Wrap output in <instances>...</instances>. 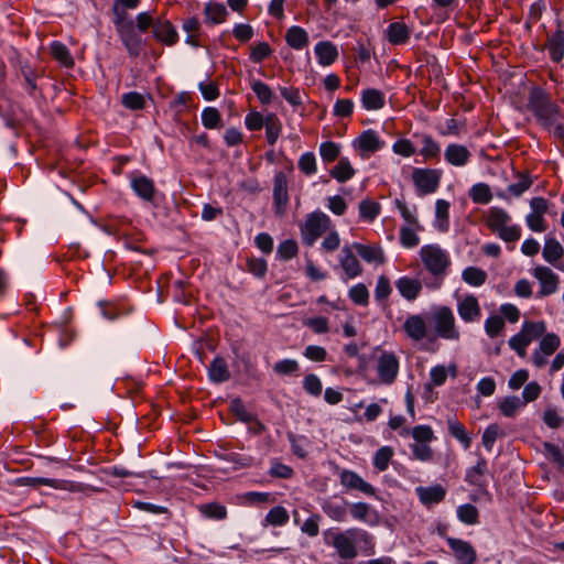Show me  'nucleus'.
<instances>
[{
    "instance_id": "6",
    "label": "nucleus",
    "mask_w": 564,
    "mask_h": 564,
    "mask_svg": "<svg viewBox=\"0 0 564 564\" xmlns=\"http://www.w3.org/2000/svg\"><path fill=\"white\" fill-rule=\"evenodd\" d=\"M113 24L129 55L132 57L139 56L143 47V41L141 33L134 25L133 20L113 19Z\"/></svg>"
},
{
    "instance_id": "45",
    "label": "nucleus",
    "mask_w": 564,
    "mask_h": 564,
    "mask_svg": "<svg viewBox=\"0 0 564 564\" xmlns=\"http://www.w3.org/2000/svg\"><path fill=\"white\" fill-rule=\"evenodd\" d=\"M462 279L471 286H480L486 282L487 273L476 267H467L462 272Z\"/></svg>"
},
{
    "instance_id": "58",
    "label": "nucleus",
    "mask_w": 564,
    "mask_h": 564,
    "mask_svg": "<svg viewBox=\"0 0 564 564\" xmlns=\"http://www.w3.org/2000/svg\"><path fill=\"white\" fill-rule=\"evenodd\" d=\"M299 246L293 239L282 241L276 250L278 257L282 260H290L297 254Z\"/></svg>"
},
{
    "instance_id": "8",
    "label": "nucleus",
    "mask_w": 564,
    "mask_h": 564,
    "mask_svg": "<svg viewBox=\"0 0 564 564\" xmlns=\"http://www.w3.org/2000/svg\"><path fill=\"white\" fill-rule=\"evenodd\" d=\"M442 171L436 169L416 167L412 172V181L419 195L435 193L440 187Z\"/></svg>"
},
{
    "instance_id": "48",
    "label": "nucleus",
    "mask_w": 564,
    "mask_h": 564,
    "mask_svg": "<svg viewBox=\"0 0 564 564\" xmlns=\"http://www.w3.org/2000/svg\"><path fill=\"white\" fill-rule=\"evenodd\" d=\"M381 206L379 203L364 199L359 203V215L366 221H373L380 214Z\"/></svg>"
},
{
    "instance_id": "14",
    "label": "nucleus",
    "mask_w": 564,
    "mask_h": 564,
    "mask_svg": "<svg viewBox=\"0 0 564 564\" xmlns=\"http://www.w3.org/2000/svg\"><path fill=\"white\" fill-rule=\"evenodd\" d=\"M457 312L465 323L478 322L481 317L479 302L473 294H467L458 300Z\"/></svg>"
},
{
    "instance_id": "24",
    "label": "nucleus",
    "mask_w": 564,
    "mask_h": 564,
    "mask_svg": "<svg viewBox=\"0 0 564 564\" xmlns=\"http://www.w3.org/2000/svg\"><path fill=\"white\" fill-rule=\"evenodd\" d=\"M386 39L392 45L405 44L411 35V29L403 22H392L384 32Z\"/></svg>"
},
{
    "instance_id": "55",
    "label": "nucleus",
    "mask_w": 564,
    "mask_h": 564,
    "mask_svg": "<svg viewBox=\"0 0 564 564\" xmlns=\"http://www.w3.org/2000/svg\"><path fill=\"white\" fill-rule=\"evenodd\" d=\"M140 0H115L112 6L113 19H129L127 9H135Z\"/></svg>"
},
{
    "instance_id": "19",
    "label": "nucleus",
    "mask_w": 564,
    "mask_h": 564,
    "mask_svg": "<svg viewBox=\"0 0 564 564\" xmlns=\"http://www.w3.org/2000/svg\"><path fill=\"white\" fill-rule=\"evenodd\" d=\"M348 502L344 499L328 498L322 502V510L334 521L345 522L347 520Z\"/></svg>"
},
{
    "instance_id": "57",
    "label": "nucleus",
    "mask_w": 564,
    "mask_h": 564,
    "mask_svg": "<svg viewBox=\"0 0 564 564\" xmlns=\"http://www.w3.org/2000/svg\"><path fill=\"white\" fill-rule=\"evenodd\" d=\"M340 153L339 145L333 141L323 142L319 145V154L324 162H334Z\"/></svg>"
},
{
    "instance_id": "20",
    "label": "nucleus",
    "mask_w": 564,
    "mask_h": 564,
    "mask_svg": "<svg viewBox=\"0 0 564 564\" xmlns=\"http://www.w3.org/2000/svg\"><path fill=\"white\" fill-rule=\"evenodd\" d=\"M153 36L165 45H174L178 34L174 25L167 20H158L154 24Z\"/></svg>"
},
{
    "instance_id": "59",
    "label": "nucleus",
    "mask_w": 564,
    "mask_h": 564,
    "mask_svg": "<svg viewBox=\"0 0 564 564\" xmlns=\"http://www.w3.org/2000/svg\"><path fill=\"white\" fill-rule=\"evenodd\" d=\"M251 88L262 104H270L272 101L273 91L265 83L253 80Z\"/></svg>"
},
{
    "instance_id": "54",
    "label": "nucleus",
    "mask_w": 564,
    "mask_h": 564,
    "mask_svg": "<svg viewBox=\"0 0 564 564\" xmlns=\"http://www.w3.org/2000/svg\"><path fill=\"white\" fill-rule=\"evenodd\" d=\"M220 112L214 107H207L202 111V123L206 129H217L220 127Z\"/></svg>"
},
{
    "instance_id": "10",
    "label": "nucleus",
    "mask_w": 564,
    "mask_h": 564,
    "mask_svg": "<svg viewBox=\"0 0 564 564\" xmlns=\"http://www.w3.org/2000/svg\"><path fill=\"white\" fill-rule=\"evenodd\" d=\"M399 359L393 352L383 351L377 361V373L381 382L391 384L399 373Z\"/></svg>"
},
{
    "instance_id": "17",
    "label": "nucleus",
    "mask_w": 564,
    "mask_h": 564,
    "mask_svg": "<svg viewBox=\"0 0 564 564\" xmlns=\"http://www.w3.org/2000/svg\"><path fill=\"white\" fill-rule=\"evenodd\" d=\"M445 161L453 166L463 167L471 159V152L463 144L449 143L444 151Z\"/></svg>"
},
{
    "instance_id": "30",
    "label": "nucleus",
    "mask_w": 564,
    "mask_h": 564,
    "mask_svg": "<svg viewBox=\"0 0 564 564\" xmlns=\"http://www.w3.org/2000/svg\"><path fill=\"white\" fill-rule=\"evenodd\" d=\"M386 102L382 91L375 88H367L361 91V104L366 110H379Z\"/></svg>"
},
{
    "instance_id": "34",
    "label": "nucleus",
    "mask_w": 564,
    "mask_h": 564,
    "mask_svg": "<svg viewBox=\"0 0 564 564\" xmlns=\"http://www.w3.org/2000/svg\"><path fill=\"white\" fill-rule=\"evenodd\" d=\"M273 197L278 207H284L289 202L288 180L282 172L274 176Z\"/></svg>"
},
{
    "instance_id": "22",
    "label": "nucleus",
    "mask_w": 564,
    "mask_h": 564,
    "mask_svg": "<svg viewBox=\"0 0 564 564\" xmlns=\"http://www.w3.org/2000/svg\"><path fill=\"white\" fill-rule=\"evenodd\" d=\"M318 64L322 66H330L338 58V48L330 41H321L314 47Z\"/></svg>"
},
{
    "instance_id": "3",
    "label": "nucleus",
    "mask_w": 564,
    "mask_h": 564,
    "mask_svg": "<svg viewBox=\"0 0 564 564\" xmlns=\"http://www.w3.org/2000/svg\"><path fill=\"white\" fill-rule=\"evenodd\" d=\"M420 257L425 269L433 275V288H440L451 265V258L446 250L438 245H426L420 249ZM430 286V284H427Z\"/></svg>"
},
{
    "instance_id": "64",
    "label": "nucleus",
    "mask_w": 564,
    "mask_h": 564,
    "mask_svg": "<svg viewBox=\"0 0 564 564\" xmlns=\"http://www.w3.org/2000/svg\"><path fill=\"white\" fill-rule=\"evenodd\" d=\"M122 104L128 109L139 110L144 107L145 100L143 95L135 91H131L122 96Z\"/></svg>"
},
{
    "instance_id": "4",
    "label": "nucleus",
    "mask_w": 564,
    "mask_h": 564,
    "mask_svg": "<svg viewBox=\"0 0 564 564\" xmlns=\"http://www.w3.org/2000/svg\"><path fill=\"white\" fill-rule=\"evenodd\" d=\"M511 216L500 207H491L486 217L487 227L499 236L505 242L518 241L521 237V228L518 225L509 226Z\"/></svg>"
},
{
    "instance_id": "27",
    "label": "nucleus",
    "mask_w": 564,
    "mask_h": 564,
    "mask_svg": "<svg viewBox=\"0 0 564 564\" xmlns=\"http://www.w3.org/2000/svg\"><path fill=\"white\" fill-rule=\"evenodd\" d=\"M395 288L404 299L413 301L419 296L422 283L416 279L402 276L395 282Z\"/></svg>"
},
{
    "instance_id": "46",
    "label": "nucleus",
    "mask_w": 564,
    "mask_h": 564,
    "mask_svg": "<svg viewBox=\"0 0 564 564\" xmlns=\"http://www.w3.org/2000/svg\"><path fill=\"white\" fill-rule=\"evenodd\" d=\"M469 196L476 204H488L492 199L490 187L485 183L473 185L469 189Z\"/></svg>"
},
{
    "instance_id": "44",
    "label": "nucleus",
    "mask_w": 564,
    "mask_h": 564,
    "mask_svg": "<svg viewBox=\"0 0 564 564\" xmlns=\"http://www.w3.org/2000/svg\"><path fill=\"white\" fill-rule=\"evenodd\" d=\"M263 127L265 128V137L268 143L273 145L279 139L282 129L281 122L276 115L268 113L265 124Z\"/></svg>"
},
{
    "instance_id": "51",
    "label": "nucleus",
    "mask_w": 564,
    "mask_h": 564,
    "mask_svg": "<svg viewBox=\"0 0 564 564\" xmlns=\"http://www.w3.org/2000/svg\"><path fill=\"white\" fill-rule=\"evenodd\" d=\"M393 456V449L390 446L380 447L373 456V466L379 471H384Z\"/></svg>"
},
{
    "instance_id": "62",
    "label": "nucleus",
    "mask_w": 564,
    "mask_h": 564,
    "mask_svg": "<svg viewBox=\"0 0 564 564\" xmlns=\"http://www.w3.org/2000/svg\"><path fill=\"white\" fill-rule=\"evenodd\" d=\"M303 388L308 394L319 397L323 386L321 379L316 375L311 373L304 377Z\"/></svg>"
},
{
    "instance_id": "32",
    "label": "nucleus",
    "mask_w": 564,
    "mask_h": 564,
    "mask_svg": "<svg viewBox=\"0 0 564 564\" xmlns=\"http://www.w3.org/2000/svg\"><path fill=\"white\" fill-rule=\"evenodd\" d=\"M449 206L445 199H437L435 203L434 227L441 232H446L449 228Z\"/></svg>"
},
{
    "instance_id": "42",
    "label": "nucleus",
    "mask_w": 564,
    "mask_h": 564,
    "mask_svg": "<svg viewBox=\"0 0 564 564\" xmlns=\"http://www.w3.org/2000/svg\"><path fill=\"white\" fill-rule=\"evenodd\" d=\"M395 204V207L398 208V210L400 212L401 214V217L403 218L404 220V225L403 226H415V227H420V221H419V218H417V215H416V206H408L405 202L401 200V199H395L394 202Z\"/></svg>"
},
{
    "instance_id": "36",
    "label": "nucleus",
    "mask_w": 564,
    "mask_h": 564,
    "mask_svg": "<svg viewBox=\"0 0 564 564\" xmlns=\"http://www.w3.org/2000/svg\"><path fill=\"white\" fill-rule=\"evenodd\" d=\"M330 176L339 183L349 181L355 175V169L351 166L348 158H340L337 164L330 170Z\"/></svg>"
},
{
    "instance_id": "12",
    "label": "nucleus",
    "mask_w": 564,
    "mask_h": 564,
    "mask_svg": "<svg viewBox=\"0 0 564 564\" xmlns=\"http://www.w3.org/2000/svg\"><path fill=\"white\" fill-rule=\"evenodd\" d=\"M429 324L427 318H424L423 315L412 314L405 318L403 330L410 339L421 341L425 338H432Z\"/></svg>"
},
{
    "instance_id": "15",
    "label": "nucleus",
    "mask_w": 564,
    "mask_h": 564,
    "mask_svg": "<svg viewBox=\"0 0 564 564\" xmlns=\"http://www.w3.org/2000/svg\"><path fill=\"white\" fill-rule=\"evenodd\" d=\"M340 484L349 490H358L368 496H375L376 489L352 470H343L339 475Z\"/></svg>"
},
{
    "instance_id": "25",
    "label": "nucleus",
    "mask_w": 564,
    "mask_h": 564,
    "mask_svg": "<svg viewBox=\"0 0 564 564\" xmlns=\"http://www.w3.org/2000/svg\"><path fill=\"white\" fill-rule=\"evenodd\" d=\"M415 491L420 501L424 506L436 505L441 502L446 496V490L441 485H434L430 487H417Z\"/></svg>"
},
{
    "instance_id": "5",
    "label": "nucleus",
    "mask_w": 564,
    "mask_h": 564,
    "mask_svg": "<svg viewBox=\"0 0 564 564\" xmlns=\"http://www.w3.org/2000/svg\"><path fill=\"white\" fill-rule=\"evenodd\" d=\"M528 107L544 126L551 127L557 120V106L541 88L535 87L530 91Z\"/></svg>"
},
{
    "instance_id": "7",
    "label": "nucleus",
    "mask_w": 564,
    "mask_h": 564,
    "mask_svg": "<svg viewBox=\"0 0 564 564\" xmlns=\"http://www.w3.org/2000/svg\"><path fill=\"white\" fill-rule=\"evenodd\" d=\"M330 218L321 212H314L306 217L301 228L303 241L307 246H312L318 237L328 230Z\"/></svg>"
},
{
    "instance_id": "2",
    "label": "nucleus",
    "mask_w": 564,
    "mask_h": 564,
    "mask_svg": "<svg viewBox=\"0 0 564 564\" xmlns=\"http://www.w3.org/2000/svg\"><path fill=\"white\" fill-rule=\"evenodd\" d=\"M427 321L431 325L432 337L449 341H458L460 339V332L451 307L445 305L433 307L427 316Z\"/></svg>"
},
{
    "instance_id": "47",
    "label": "nucleus",
    "mask_w": 564,
    "mask_h": 564,
    "mask_svg": "<svg viewBox=\"0 0 564 564\" xmlns=\"http://www.w3.org/2000/svg\"><path fill=\"white\" fill-rule=\"evenodd\" d=\"M51 54L52 56L59 62L65 67H72L74 65V59L68 51V48L61 42H53L51 44Z\"/></svg>"
},
{
    "instance_id": "53",
    "label": "nucleus",
    "mask_w": 564,
    "mask_h": 564,
    "mask_svg": "<svg viewBox=\"0 0 564 564\" xmlns=\"http://www.w3.org/2000/svg\"><path fill=\"white\" fill-rule=\"evenodd\" d=\"M546 330V325L544 322H524L521 328V333L530 338V341L536 339L542 336Z\"/></svg>"
},
{
    "instance_id": "11",
    "label": "nucleus",
    "mask_w": 564,
    "mask_h": 564,
    "mask_svg": "<svg viewBox=\"0 0 564 564\" xmlns=\"http://www.w3.org/2000/svg\"><path fill=\"white\" fill-rule=\"evenodd\" d=\"M532 274L540 283L539 297L549 296L557 292L560 278L549 267L538 265L533 269Z\"/></svg>"
},
{
    "instance_id": "39",
    "label": "nucleus",
    "mask_w": 564,
    "mask_h": 564,
    "mask_svg": "<svg viewBox=\"0 0 564 564\" xmlns=\"http://www.w3.org/2000/svg\"><path fill=\"white\" fill-rule=\"evenodd\" d=\"M423 230L422 225L415 226H401L400 228V242L404 248L411 249L420 243L417 231Z\"/></svg>"
},
{
    "instance_id": "26",
    "label": "nucleus",
    "mask_w": 564,
    "mask_h": 564,
    "mask_svg": "<svg viewBox=\"0 0 564 564\" xmlns=\"http://www.w3.org/2000/svg\"><path fill=\"white\" fill-rule=\"evenodd\" d=\"M351 247H344L340 254V265L347 278L352 279L361 273V265L352 252Z\"/></svg>"
},
{
    "instance_id": "61",
    "label": "nucleus",
    "mask_w": 564,
    "mask_h": 564,
    "mask_svg": "<svg viewBox=\"0 0 564 564\" xmlns=\"http://www.w3.org/2000/svg\"><path fill=\"white\" fill-rule=\"evenodd\" d=\"M532 185V180L524 174L519 175V181L514 184H510L507 187V192L514 197L521 196Z\"/></svg>"
},
{
    "instance_id": "60",
    "label": "nucleus",
    "mask_w": 564,
    "mask_h": 564,
    "mask_svg": "<svg viewBox=\"0 0 564 564\" xmlns=\"http://www.w3.org/2000/svg\"><path fill=\"white\" fill-rule=\"evenodd\" d=\"M349 297L355 304L365 306L369 301L368 289L362 283L356 284L350 288Z\"/></svg>"
},
{
    "instance_id": "50",
    "label": "nucleus",
    "mask_w": 564,
    "mask_h": 564,
    "mask_svg": "<svg viewBox=\"0 0 564 564\" xmlns=\"http://www.w3.org/2000/svg\"><path fill=\"white\" fill-rule=\"evenodd\" d=\"M440 153H441L440 144L430 134H423L422 135V149L420 151V154L425 160H432V159L438 158Z\"/></svg>"
},
{
    "instance_id": "23",
    "label": "nucleus",
    "mask_w": 564,
    "mask_h": 564,
    "mask_svg": "<svg viewBox=\"0 0 564 564\" xmlns=\"http://www.w3.org/2000/svg\"><path fill=\"white\" fill-rule=\"evenodd\" d=\"M131 188L144 202H152L155 195L153 181L144 175H138L131 178Z\"/></svg>"
},
{
    "instance_id": "1",
    "label": "nucleus",
    "mask_w": 564,
    "mask_h": 564,
    "mask_svg": "<svg viewBox=\"0 0 564 564\" xmlns=\"http://www.w3.org/2000/svg\"><path fill=\"white\" fill-rule=\"evenodd\" d=\"M326 545L332 546L341 560H354L359 552L369 556L375 553L373 536L360 528L328 529L323 533Z\"/></svg>"
},
{
    "instance_id": "13",
    "label": "nucleus",
    "mask_w": 564,
    "mask_h": 564,
    "mask_svg": "<svg viewBox=\"0 0 564 564\" xmlns=\"http://www.w3.org/2000/svg\"><path fill=\"white\" fill-rule=\"evenodd\" d=\"M446 542L459 564H475L477 562L476 550L469 542L452 536H447Z\"/></svg>"
},
{
    "instance_id": "63",
    "label": "nucleus",
    "mask_w": 564,
    "mask_h": 564,
    "mask_svg": "<svg viewBox=\"0 0 564 564\" xmlns=\"http://www.w3.org/2000/svg\"><path fill=\"white\" fill-rule=\"evenodd\" d=\"M413 457L421 462L433 459V449L427 443H414L411 445Z\"/></svg>"
},
{
    "instance_id": "43",
    "label": "nucleus",
    "mask_w": 564,
    "mask_h": 564,
    "mask_svg": "<svg viewBox=\"0 0 564 564\" xmlns=\"http://www.w3.org/2000/svg\"><path fill=\"white\" fill-rule=\"evenodd\" d=\"M523 406L524 402L517 395L506 397L498 404L499 410L506 417L514 416Z\"/></svg>"
},
{
    "instance_id": "52",
    "label": "nucleus",
    "mask_w": 564,
    "mask_h": 564,
    "mask_svg": "<svg viewBox=\"0 0 564 564\" xmlns=\"http://www.w3.org/2000/svg\"><path fill=\"white\" fill-rule=\"evenodd\" d=\"M199 511L209 519L223 520L227 517L226 507L217 502L202 505Z\"/></svg>"
},
{
    "instance_id": "18",
    "label": "nucleus",
    "mask_w": 564,
    "mask_h": 564,
    "mask_svg": "<svg viewBox=\"0 0 564 564\" xmlns=\"http://www.w3.org/2000/svg\"><path fill=\"white\" fill-rule=\"evenodd\" d=\"M29 485L31 486H50L54 489L58 490H66L70 492H83L86 490L87 486L80 482H75L72 480H65V479H52V478H31L29 480Z\"/></svg>"
},
{
    "instance_id": "28",
    "label": "nucleus",
    "mask_w": 564,
    "mask_h": 564,
    "mask_svg": "<svg viewBox=\"0 0 564 564\" xmlns=\"http://www.w3.org/2000/svg\"><path fill=\"white\" fill-rule=\"evenodd\" d=\"M285 41L290 47L301 51L308 45V34L303 28L293 25L288 29Z\"/></svg>"
},
{
    "instance_id": "37",
    "label": "nucleus",
    "mask_w": 564,
    "mask_h": 564,
    "mask_svg": "<svg viewBox=\"0 0 564 564\" xmlns=\"http://www.w3.org/2000/svg\"><path fill=\"white\" fill-rule=\"evenodd\" d=\"M204 14L208 22L219 24L226 21L228 11L223 3L209 2L205 6Z\"/></svg>"
},
{
    "instance_id": "31",
    "label": "nucleus",
    "mask_w": 564,
    "mask_h": 564,
    "mask_svg": "<svg viewBox=\"0 0 564 564\" xmlns=\"http://www.w3.org/2000/svg\"><path fill=\"white\" fill-rule=\"evenodd\" d=\"M208 376L210 381L221 383L230 378V371L226 360L221 357H216L208 368Z\"/></svg>"
},
{
    "instance_id": "9",
    "label": "nucleus",
    "mask_w": 564,
    "mask_h": 564,
    "mask_svg": "<svg viewBox=\"0 0 564 564\" xmlns=\"http://www.w3.org/2000/svg\"><path fill=\"white\" fill-rule=\"evenodd\" d=\"M549 206V200L543 197H533L530 200L531 212L525 216V224L532 231L543 232L546 230L544 215L547 213Z\"/></svg>"
},
{
    "instance_id": "38",
    "label": "nucleus",
    "mask_w": 564,
    "mask_h": 564,
    "mask_svg": "<svg viewBox=\"0 0 564 564\" xmlns=\"http://www.w3.org/2000/svg\"><path fill=\"white\" fill-rule=\"evenodd\" d=\"M350 514L352 519L370 524L375 523V521H371V517L377 518L376 511L365 502L352 503L350 506Z\"/></svg>"
},
{
    "instance_id": "56",
    "label": "nucleus",
    "mask_w": 564,
    "mask_h": 564,
    "mask_svg": "<svg viewBox=\"0 0 564 564\" xmlns=\"http://www.w3.org/2000/svg\"><path fill=\"white\" fill-rule=\"evenodd\" d=\"M561 344L560 337L554 333H549L543 336L539 344V349L546 356L554 354Z\"/></svg>"
},
{
    "instance_id": "35",
    "label": "nucleus",
    "mask_w": 564,
    "mask_h": 564,
    "mask_svg": "<svg viewBox=\"0 0 564 564\" xmlns=\"http://www.w3.org/2000/svg\"><path fill=\"white\" fill-rule=\"evenodd\" d=\"M351 248L367 262L383 263L384 261L383 251L380 247L354 243Z\"/></svg>"
},
{
    "instance_id": "16",
    "label": "nucleus",
    "mask_w": 564,
    "mask_h": 564,
    "mask_svg": "<svg viewBox=\"0 0 564 564\" xmlns=\"http://www.w3.org/2000/svg\"><path fill=\"white\" fill-rule=\"evenodd\" d=\"M384 141L371 129L364 131L354 142V147L361 152V156L382 149Z\"/></svg>"
},
{
    "instance_id": "33",
    "label": "nucleus",
    "mask_w": 564,
    "mask_h": 564,
    "mask_svg": "<svg viewBox=\"0 0 564 564\" xmlns=\"http://www.w3.org/2000/svg\"><path fill=\"white\" fill-rule=\"evenodd\" d=\"M487 471V462L484 457H479L477 464L466 471L465 480L473 486H486L484 476Z\"/></svg>"
},
{
    "instance_id": "21",
    "label": "nucleus",
    "mask_w": 564,
    "mask_h": 564,
    "mask_svg": "<svg viewBox=\"0 0 564 564\" xmlns=\"http://www.w3.org/2000/svg\"><path fill=\"white\" fill-rule=\"evenodd\" d=\"M546 48L550 58L554 63H560L564 57V30L557 28L547 36Z\"/></svg>"
},
{
    "instance_id": "40",
    "label": "nucleus",
    "mask_w": 564,
    "mask_h": 564,
    "mask_svg": "<svg viewBox=\"0 0 564 564\" xmlns=\"http://www.w3.org/2000/svg\"><path fill=\"white\" fill-rule=\"evenodd\" d=\"M447 429L449 434L459 441L467 449L470 447L471 437L467 434L465 426L454 417L447 420Z\"/></svg>"
},
{
    "instance_id": "49",
    "label": "nucleus",
    "mask_w": 564,
    "mask_h": 564,
    "mask_svg": "<svg viewBox=\"0 0 564 564\" xmlns=\"http://www.w3.org/2000/svg\"><path fill=\"white\" fill-rule=\"evenodd\" d=\"M457 518L465 524L474 525L479 521V512L474 505L465 503L457 508Z\"/></svg>"
},
{
    "instance_id": "41",
    "label": "nucleus",
    "mask_w": 564,
    "mask_h": 564,
    "mask_svg": "<svg viewBox=\"0 0 564 564\" xmlns=\"http://www.w3.org/2000/svg\"><path fill=\"white\" fill-rule=\"evenodd\" d=\"M288 510L282 506L273 507L264 518V525L282 527L289 522Z\"/></svg>"
},
{
    "instance_id": "29",
    "label": "nucleus",
    "mask_w": 564,
    "mask_h": 564,
    "mask_svg": "<svg viewBox=\"0 0 564 564\" xmlns=\"http://www.w3.org/2000/svg\"><path fill=\"white\" fill-rule=\"evenodd\" d=\"M542 256L546 262L558 268L556 263L563 258L564 248L555 238H546Z\"/></svg>"
}]
</instances>
